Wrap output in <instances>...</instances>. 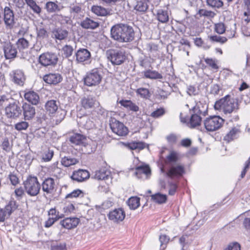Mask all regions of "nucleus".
Wrapping results in <instances>:
<instances>
[{
    "label": "nucleus",
    "mask_w": 250,
    "mask_h": 250,
    "mask_svg": "<svg viewBox=\"0 0 250 250\" xmlns=\"http://www.w3.org/2000/svg\"><path fill=\"white\" fill-rule=\"evenodd\" d=\"M94 177L98 180H107L108 185L111 182L110 172L104 168L96 171Z\"/></svg>",
    "instance_id": "5701e85b"
},
{
    "label": "nucleus",
    "mask_w": 250,
    "mask_h": 250,
    "mask_svg": "<svg viewBox=\"0 0 250 250\" xmlns=\"http://www.w3.org/2000/svg\"><path fill=\"white\" fill-rule=\"evenodd\" d=\"M226 30L225 24L219 22L215 24V31L219 34H223Z\"/></svg>",
    "instance_id": "4d7b16f0"
},
{
    "label": "nucleus",
    "mask_w": 250,
    "mask_h": 250,
    "mask_svg": "<svg viewBox=\"0 0 250 250\" xmlns=\"http://www.w3.org/2000/svg\"><path fill=\"white\" fill-rule=\"evenodd\" d=\"M9 75L12 82L15 83L21 86L23 85L25 77L22 70L20 69L13 70Z\"/></svg>",
    "instance_id": "4468645a"
},
{
    "label": "nucleus",
    "mask_w": 250,
    "mask_h": 250,
    "mask_svg": "<svg viewBox=\"0 0 250 250\" xmlns=\"http://www.w3.org/2000/svg\"><path fill=\"white\" fill-rule=\"evenodd\" d=\"M62 77L58 73H49L45 75L43 77V81L49 84L56 85L62 81Z\"/></svg>",
    "instance_id": "a211bd4d"
},
{
    "label": "nucleus",
    "mask_w": 250,
    "mask_h": 250,
    "mask_svg": "<svg viewBox=\"0 0 250 250\" xmlns=\"http://www.w3.org/2000/svg\"><path fill=\"white\" fill-rule=\"evenodd\" d=\"M86 140V138L80 134H74L69 138L70 142L72 144L76 145H80L84 144Z\"/></svg>",
    "instance_id": "c85d7f7f"
},
{
    "label": "nucleus",
    "mask_w": 250,
    "mask_h": 250,
    "mask_svg": "<svg viewBox=\"0 0 250 250\" xmlns=\"http://www.w3.org/2000/svg\"><path fill=\"white\" fill-rule=\"evenodd\" d=\"M25 1L34 13L39 15H40L42 11L41 8L37 4L35 1L34 0H25Z\"/></svg>",
    "instance_id": "58836bf2"
},
{
    "label": "nucleus",
    "mask_w": 250,
    "mask_h": 250,
    "mask_svg": "<svg viewBox=\"0 0 250 250\" xmlns=\"http://www.w3.org/2000/svg\"><path fill=\"white\" fill-rule=\"evenodd\" d=\"M151 200L158 204H163L167 200V195L160 193H156L151 196Z\"/></svg>",
    "instance_id": "c9c22d12"
},
{
    "label": "nucleus",
    "mask_w": 250,
    "mask_h": 250,
    "mask_svg": "<svg viewBox=\"0 0 250 250\" xmlns=\"http://www.w3.org/2000/svg\"><path fill=\"white\" fill-rule=\"evenodd\" d=\"M110 126L112 131L118 136H124L128 133L127 128L122 123L116 120H112Z\"/></svg>",
    "instance_id": "9b49d317"
},
{
    "label": "nucleus",
    "mask_w": 250,
    "mask_h": 250,
    "mask_svg": "<svg viewBox=\"0 0 250 250\" xmlns=\"http://www.w3.org/2000/svg\"><path fill=\"white\" fill-rule=\"evenodd\" d=\"M14 100L10 96L3 95L0 99V105L6 106L10 102H12Z\"/></svg>",
    "instance_id": "603ef678"
},
{
    "label": "nucleus",
    "mask_w": 250,
    "mask_h": 250,
    "mask_svg": "<svg viewBox=\"0 0 250 250\" xmlns=\"http://www.w3.org/2000/svg\"><path fill=\"white\" fill-rule=\"evenodd\" d=\"M225 250H241L240 245L236 242L230 244Z\"/></svg>",
    "instance_id": "774afa93"
},
{
    "label": "nucleus",
    "mask_w": 250,
    "mask_h": 250,
    "mask_svg": "<svg viewBox=\"0 0 250 250\" xmlns=\"http://www.w3.org/2000/svg\"><path fill=\"white\" fill-rule=\"evenodd\" d=\"M214 107L215 110L221 111L227 115L237 111L239 109V104L237 99L230 98V96L227 95L216 101Z\"/></svg>",
    "instance_id": "f03ea898"
},
{
    "label": "nucleus",
    "mask_w": 250,
    "mask_h": 250,
    "mask_svg": "<svg viewBox=\"0 0 250 250\" xmlns=\"http://www.w3.org/2000/svg\"><path fill=\"white\" fill-rule=\"evenodd\" d=\"M187 93L190 96H194L198 94L199 90L195 87L190 85L187 88Z\"/></svg>",
    "instance_id": "69168bd1"
},
{
    "label": "nucleus",
    "mask_w": 250,
    "mask_h": 250,
    "mask_svg": "<svg viewBox=\"0 0 250 250\" xmlns=\"http://www.w3.org/2000/svg\"><path fill=\"white\" fill-rule=\"evenodd\" d=\"M136 174L144 173L147 175L150 174V169L148 166H141L136 168Z\"/></svg>",
    "instance_id": "de8ad7c7"
},
{
    "label": "nucleus",
    "mask_w": 250,
    "mask_h": 250,
    "mask_svg": "<svg viewBox=\"0 0 250 250\" xmlns=\"http://www.w3.org/2000/svg\"><path fill=\"white\" fill-rule=\"evenodd\" d=\"M42 189L47 194L52 193L55 189V183L52 178L45 179L42 183Z\"/></svg>",
    "instance_id": "412c9836"
},
{
    "label": "nucleus",
    "mask_w": 250,
    "mask_h": 250,
    "mask_svg": "<svg viewBox=\"0 0 250 250\" xmlns=\"http://www.w3.org/2000/svg\"><path fill=\"white\" fill-rule=\"evenodd\" d=\"M91 11L99 16H106L110 14V10L101 6L94 5L91 8Z\"/></svg>",
    "instance_id": "bb28decb"
},
{
    "label": "nucleus",
    "mask_w": 250,
    "mask_h": 250,
    "mask_svg": "<svg viewBox=\"0 0 250 250\" xmlns=\"http://www.w3.org/2000/svg\"><path fill=\"white\" fill-rule=\"evenodd\" d=\"M224 120L218 116H214L207 118L204 122L205 128L208 131H214L220 128L224 124Z\"/></svg>",
    "instance_id": "6e6552de"
},
{
    "label": "nucleus",
    "mask_w": 250,
    "mask_h": 250,
    "mask_svg": "<svg viewBox=\"0 0 250 250\" xmlns=\"http://www.w3.org/2000/svg\"><path fill=\"white\" fill-rule=\"evenodd\" d=\"M81 104L84 109H88L94 107L99 103L94 97L89 95L82 99Z\"/></svg>",
    "instance_id": "6ab92c4d"
},
{
    "label": "nucleus",
    "mask_w": 250,
    "mask_h": 250,
    "mask_svg": "<svg viewBox=\"0 0 250 250\" xmlns=\"http://www.w3.org/2000/svg\"><path fill=\"white\" fill-rule=\"evenodd\" d=\"M45 8L49 13H54L60 10L58 5L54 2L49 1L46 3Z\"/></svg>",
    "instance_id": "37998d69"
},
{
    "label": "nucleus",
    "mask_w": 250,
    "mask_h": 250,
    "mask_svg": "<svg viewBox=\"0 0 250 250\" xmlns=\"http://www.w3.org/2000/svg\"><path fill=\"white\" fill-rule=\"evenodd\" d=\"M169 238L166 235H161L159 236V241L160 242V250H164L166 247Z\"/></svg>",
    "instance_id": "09e8293b"
},
{
    "label": "nucleus",
    "mask_w": 250,
    "mask_h": 250,
    "mask_svg": "<svg viewBox=\"0 0 250 250\" xmlns=\"http://www.w3.org/2000/svg\"><path fill=\"white\" fill-rule=\"evenodd\" d=\"M80 222V220L76 217L66 218L60 222V225L64 228L71 229L76 228Z\"/></svg>",
    "instance_id": "2eb2a0df"
},
{
    "label": "nucleus",
    "mask_w": 250,
    "mask_h": 250,
    "mask_svg": "<svg viewBox=\"0 0 250 250\" xmlns=\"http://www.w3.org/2000/svg\"><path fill=\"white\" fill-rule=\"evenodd\" d=\"M157 18L158 20L162 23H166L167 22L169 19L167 11L163 9L158 10Z\"/></svg>",
    "instance_id": "72a5a7b5"
},
{
    "label": "nucleus",
    "mask_w": 250,
    "mask_h": 250,
    "mask_svg": "<svg viewBox=\"0 0 250 250\" xmlns=\"http://www.w3.org/2000/svg\"><path fill=\"white\" fill-rule=\"evenodd\" d=\"M24 97L26 100L32 104L37 105L39 103V96L37 93L33 91H29L25 92Z\"/></svg>",
    "instance_id": "b1692460"
},
{
    "label": "nucleus",
    "mask_w": 250,
    "mask_h": 250,
    "mask_svg": "<svg viewBox=\"0 0 250 250\" xmlns=\"http://www.w3.org/2000/svg\"><path fill=\"white\" fill-rule=\"evenodd\" d=\"M22 108L25 120H30L34 117L36 112L35 107L33 106L24 103L22 105Z\"/></svg>",
    "instance_id": "4be33fe9"
},
{
    "label": "nucleus",
    "mask_w": 250,
    "mask_h": 250,
    "mask_svg": "<svg viewBox=\"0 0 250 250\" xmlns=\"http://www.w3.org/2000/svg\"><path fill=\"white\" fill-rule=\"evenodd\" d=\"M108 59L114 65H120L126 59L125 52L123 50H112L110 52Z\"/></svg>",
    "instance_id": "1a4fd4ad"
},
{
    "label": "nucleus",
    "mask_w": 250,
    "mask_h": 250,
    "mask_svg": "<svg viewBox=\"0 0 250 250\" xmlns=\"http://www.w3.org/2000/svg\"><path fill=\"white\" fill-rule=\"evenodd\" d=\"M4 55L6 59H12L16 57L17 48L9 41L1 42Z\"/></svg>",
    "instance_id": "f8f14e48"
},
{
    "label": "nucleus",
    "mask_w": 250,
    "mask_h": 250,
    "mask_svg": "<svg viewBox=\"0 0 250 250\" xmlns=\"http://www.w3.org/2000/svg\"><path fill=\"white\" fill-rule=\"evenodd\" d=\"M29 126V124L27 122L25 121H22L17 123L15 125V128L17 130L21 131L22 130L26 129Z\"/></svg>",
    "instance_id": "13d9d810"
},
{
    "label": "nucleus",
    "mask_w": 250,
    "mask_h": 250,
    "mask_svg": "<svg viewBox=\"0 0 250 250\" xmlns=\"http://www.w3.org/2000/svg\"><path fill=\"white\" fill-rule=\"evenodd\" d=\"M198 14L201 17L204 16L208 18H213L216 15V14L214 12L203 9H200Z\"/></svg>",
    "instance_id": "3c124183"
},
{
    "label": "nucleus",
    "mask_w": 250,
    "mask_h": 250,
    "mask_svg": "<svg viewBox=\"0 0 250 250\" xmlns=\"http://www.w3.org/2000/svg\"><path fill=\"white\" fill-rule=\"evenodd\" d=\"M161 171L165 173L167 177L170 179L179 178L185 173L184 166L180 163L172 164L167 171H165L164 168H161Z\"/></svg>",
    "instance_id": "423d86ee"
},
{
    "label": "nucleus",
    "mask_w": 250,
    "mask_h": 250,
    "mask_svg": "<svg viewBox=\"0 0 250 250\" xmlns=\"http://www.w3.org/2000/svg\"><path fill=\"white\" fill-rule=\"evenodd\" d=\"M67 32L63 30H58L54 33L55 38L60 40L64 39L67 36Z\"/></svg>",
    "instance_id": "864d4df0"
},
{
    "label": "nucleus",
    "mask_w": 250,
    "mask_h": 250,
    "mask_svg": "<svg viewBox=\"0 0 250 250\" xmlns=\"http://www.w3.org/2000/svg\"><path fill=\"white\" fill-rule=\"evenodd\" d=\"M23 184L25 191L28 195L34 196L39 194L41 186L36 177L29 176Z\"/></svg>",
    "instance_id": "20e7f679"
},
{
    "label": "nucleus",
    "mask_w": 250,
    "mask_h": 250,
    "mask_svg": "<svg viewBox=\"0 0 250 250\" xmlns=\"http://www.w3.org/2000/svg\"><path fill=\"white\" fill-rule=\"evenodd\" d=\"M54 155L53 150L48 149L45 151L42 157V159L45 162H48L51 160Z\"/></svg>",
    "instance_id": "e2e57ef3"
},
{
    "label": "nucleus",
    "mask_w": 250,
    "mask_h": 250,
    "mask_svg": "<svg viewBox=\"0 0 250 250\" xmlns=\"http://www.w3.org/2000/svg\"><path fill=\"white\" fill-rule=\"evenodd\" d=\"M206 63L208 65L213 69L217 70L218 69V66L217 64V60L211 58H205L204 59Z\"/></svg>",
    "instance_id": "6e6d98bb"
},
{
    "label": "nucleus",
    "mask_w": 250,
    "mask_h": 250,
    "mask_svg": "<svg viewBox=\"0 0 250 250\" xmlns=\"http://www.w3.org/2000/svg\"><path fill=\"white\" fill-rule=\"evenodd\" d=\"M207 4L212 7L219 8L223 5L221 0H207Z\"/></svg>",
    "instance_id": "8fccbe9b"
},
{
    "label": "nucleus",
    "mask_w": 250,
    "mask_h": 250,
    "mask_svg": "<svg viewBox=\"0 0 250 250\" xmlns=\"http://www.w3.org/2000/svg\"><path fill=\"white\" fill-rule=\"evenodd\" d=\"M119 103L121 105L132 111L137 112L139 109L138 106L130 100H121Z\"/></svg>",
    "instance_id": "2f4dec72"
},
{
    "label": "nucleus",
    "mask_w": 250,
    "mask_h": 250,
    "mask_svg": "<svg viewBox=\"0 0 250 250\" xmlns=\"http://www.w3.org/2000/svg\"><path fill=\"white\" fill-rule=\"evenodd\" d=\"M22 109L19 102L14 100L5 107V114L8 118L16 119L21 114Z\"/></svg>",
    "instance_id": "0eeeda50"
},
{
    "label": "nucleus",
    "mask_w": 250,
    "mask_h": 250,
    "mask_svg": "<svg viewBox=\"0 0 250 250\" xmlns=\"http://www.w3.org/2000/svg\"><path fill=\"white\" fill-rule=\"evenodd\" d=\"M83 192L80 189L74 190L72 192L69 194H68L66 196V198H76L78 197H83Z\"/></svg>",
    "instance_id": "bf43d9fd"
},
{
    "label": "nucleus",
    "mask_w": 250,
    "mask_h": 250,
    "mask_svg": "<svg viewBox=\"0 0 250 250\" xmlns=\"http://www.w3.org/2000/svg\"><path fill=\"white\" fill-rule=\"evenodd\" d=\"M76 60L79 62H88L91 58V54L90 52L84 48L79 49L75 54Z\"/></svg>",
    "instance_id": "dca6fc26"
},
{
    "label": "nucleus",
    "mask_w": 250,
    "mask_h": 250,
    "mask_svg": "<svg viewBox=\"0 0 250 250\" xmlns=\"http://www.w3.org/2000/svg\"><path fill=\"white\" fill-rule=\"evenodd\" d=\"M167 163L168 164H175L178 159V154L175 151H171L169 154L167 156Z\"/></svg>",
    "instance_id": "c03bdc74"
},
{
    "label": "nucleus",
    "mask_w": 250,
    "mask_h": 250,
    "mask_svg": "<svg viewBox=\"0 0 250 250\" xmlns=\"http://www.w3.org/2000/svg\"><path fill=\"white\" fill-rule=\"evenodd\" d=\"M17 47L20 51L27 49L30 45V41L24 37L19 38L16 42Z\"/></svg>",
    "instance_id": "7c9ffc66"
},
{
    "label": "nucleus",
    "mask_w": 250,
    "mask_h": 250,
    "mask_svg": "<svg viewBox=\"0 0 250 250\" xmlns=\"http://www.w3.org/2000/svg\"><path fill=\"white\" fill-rule=\"evenodd\" d=\"M136 93L142 98L148 99L150 97V93L149 90L146 88H139L137 89Z\"/></svg>",
    "instance_id": "a18cd8bd"
},
{
    "label": "nucleus",
    "mask_w": 250,
    "mask_h": 250,
    "mask_svg": "<svg viewBox=\"0 0 250 250\" xmlns=\"http://www.w3.org/2000/svg\"><path fill=\"white\" fill-rule=\"evenodd\" d=\"M102 79L101 70L95 68L87 73L84 78V83L88 86H96L100 83Z\"/></svg>",
    "instance_id": "39448f33"
},
{
    "label": "nucleus",
    "mask_w": 250,
    "mask_h": 250,
    "mask_svg": "<svg viewBox=\"0 0 250 250\" xmlns=\"http://www.w3.org/2000/svg\"><path fill=\"white\" fill-rule=\"evenodd\" d=\"M79 162V161L73 158L70 157H64L61 160L62 164L65 167H68L72 165L76 164Z\"/></svg>",
    "instance_id": "f704fd0d"
},
{
    "label": "nucleus",
    "mask_w": 250,
    "mask_h": 250,
    "mask_svg": "<svg viewBox=\"0 0 250 250\" xmlns=\"http://www.w3.org/2000/svg\"><path fill=\"white\" fill-rule=\"evenodd\" d=\"M148 8L146 0H139L137 1V4L135 9L140 12H145Z\"/></svg>",
    "instance_id": "79ce46f5"
},
{
    "label": "nucleus",
    "mask_w": 250,
    "mask_h": 250,
    "mask_svg": "<svg viewBox=\"0 0 250 250\" xmlns=\"http://www.w3.org/2000/svg\"><path fill=\"white\" fill-rule=\"evenodd\" d=\"M125 146L132 150H142L145 147V144L142 142H131L125 144Z\"/></svg>",
    "instance_id": "473e14b6"
},
{
    "label": "nucleus",
    "mask_w": 250,
    "mask_h": 250,
    "mask_svg": "<svg viewBox=\"0 0 250 250\" xmlns=\"http://www.w3.org/2000/svg\"><path fill=\"white\" fill-rule=\"evenodd\" d=\"M210 40L213 42H216L221 43H225L227 41V38L225 37H221L217 35L209 37Z\"/></svg>",
    "instance_id": "680f3d73"
},
{
    "label": "nucleus",
    "mask_w": 250,
    "mask_h": 250,
    "mask_svg": "<svg viewBox=\"0 0 250 250\" xmlns=\"http://www.w3.org/2000/svg\"><path fill=\"white\" fill-rule=\"evenodd\" d=\"M127 204L131 209H135L140 206V198L138 197H130L127 201Z\"/></svg>",
    "instance_id": "4c0bfd02"
},
{
    "label": "nucleus",
    "mask_w": 250,
    "mask_h": 250,
    "mask_svg": "<svg viewBox=\"0 0 250 250\" xmlns=\"http://www.w3.org/2000/svg\"><path fill=\"white\" fill-rule=\"evenodd\" d=\"M58 58L57 55L55 53H45L40 56V63L45 66L48 65H54L58 62Z\"/></svg>",
    "instance_id": "9d476101"
},
{
    "label": "nucleus",
    "mask_w": 250,
    "mask_h": 250,
    "mask_svg": "<svg viewBox=\"0 0 250 250\" xmlns=\"http://www.w3.org/2000/svg\"><path fill=\"white\" fill-rule=\"evenodd\" d=\"M4 21L6 26L10 28H12L14 25V13L9 7H5L4 9Z\"/></svg>",
    "instance_id": "f3484780"
},
{
    "label": "nucleus",
    "mask_w": 250,
    "mask_h": 250,
    "mask_svg": "<svg viewBox=\"0 0 250 250\" xmlns=\"http://www.w3.org/2000/svg\"><path fill=\"white\" fill-rule=\"evenodd\" d=\"M89 177L88 171L83 169H79L73 172L71 178L72 180L77 182H82Z\"/></svg>",
    "instance_id": "aec40b11"
},
{
    "label": "nucleus",
    "mask_w": 250,
    "mask_h": 250,
    "mask_svg": "<svg viewBox=\"0 0 250 250\" xmlns=\"http://www.w3.org/2000/svg\"><path fill=\"white\" fill-rule=\"evenodd\" d=\"M191 114L188 125L190 128H195L201 125L202 116H205L208 113V106L206 104L197 102L192 108Z\"/></svg>",
    "instance_id": "7ed1b4c3"
},
{
    "label": "nucleus",
    "mask_w": 250,
    "mask_h": 250,
    "mask_svg": "<svg viewBox=\"0 0 250 250\" xmlns=\"http://www.w3.org/2000/svg\"><path fill=\"white\" fill-rule=\"evenodd\" d=\"M125 217V213L122 208H118L110 211L108 214V219L115 223L122 222Z\"/></svg>",
    "instance_id": "ddd939ff"
},
{
    "label": "nucleus",
    "mask_w": 250,
    "mask_h": 250,
    "mask_svg": "<svg viewBox=\"0 0 250 250\" xmlns=\"http://www.w3.org/2000/svg\"><path fill=\"white\" fill-rule=\"evenodd\" d=\"M59 102L54 100L48 101L45 104V109L49 114H53L56 112L58 108Z\"/></svg>",
    "instance_id": "cd10ccee"
},
{
    "label": "nucleus",
    "mask_w": 250,
    "mask_h": 250,
    "mask_svg": "<svg viewBox=\"0 0 250 250\" xmlns=\"http://www.w3.org/2000/svg\"><path fill=\"white\" fill-rule=\"evenodd\" d=\"M63 54L66 58L69 57L72 54L73 48L72 46L69 45H65L62 48Z\"/></svg>",
    "instance_id": "5fc2aeb1"
},
{
    "label": "nucleus",
    "mask_w": 250,
    "mask_h": 250,
    "mask_svg": "<svg viewBox=\"0 0 250 250\" xmlns=\"http://www.w3.org/2000/svg\"><path fill=\"white\" fill-rule=\"evenodd\" d=\"M1 146L2 149L6 151V152H9L10 151L11 149V146L10 145L7 138H5L3 139Z\"/></svg>",
    "instance_id": "052dcab7"
},
{
    "label": "nucleus",
    "mask_w": 250,
    "mask_h": 250,
    "mask_svg": "<svg viewBox=\"0 0 250 250\" xmlns=\"http://www.w3.org/2000/svg\"><path fill=\"white\" fill-rule=\"evenodd\" d=\"M144 74V78L149 79H161L163 78L162 75L155 70L150 69L146 70L142 72Z\"/></svg>",
    "instance_id": "c756f323"
},
{
    "label": "nucleus",
    "mask_w": 250,
    "mask_h": 250,
    "mask_svg": "<svg viewBox=\"0 0 250 250\" xmlns=\"http://www.w3.org/2000/svg\"><path fill=\"white\" fill-rule=\"evenodd\" d=\"M58 163H55L51 166V171L52 172V174L57 177L61 178L63 175V172L62 169L58 167Z\"/></svg>",
    "instance_id": "ea45409f"
},
{
    "label": "nucleus",
    "mask_w": 250,
    "mask_h": 250,
    "mask_svg": "<svg viewBox=\"0 0 250 250\" xmlns=\"http://www.w3.org/2000/svg\"><path fill=\"white\" fill-rule=\"evenodd\" d=\"M80 25L84 29H95L99 27V23L90 18H86L81 21Z\"/></svg>",
    "instance_id": "393cba45"
},
{
    "label": "nucleus",
    "mask_w": 250,
    "mask_h": 250,
    "mask_svg": "<svg viewBox=\"0 0 250 250\" xmlns=\"http://www.w3.org/2000/svg\"><path fill=\"white\" fill-rule=\"evenodd\" d=\"M82 146V150L84 153L90 154L95 150V147H93L91 144L86 143L85 141Z\"/></svg>",
    "instance_id": "49530a36"
},
{
    "label": "nucleus",
    "mask_w": 250,
    "mask_h": 250,
    "mask_svg": "<svg viewBox=\"0 0 250 250\" xmlns=\"http://www.w3.org/2000/svg\"><path fill=\"white\" fill-rule=\"evenodd\" d=\"M111 37L120 42H128L132 41L134 38L133 28L125 24H117L112 27Z\"/></svg>",
    "instance_id": "f257e3e1"
},
{
    "label": "nucleus",
    "mask_w": 250,
    "mask_h": 250,
    "mask_svg": "<svg viewBox=\"0 0 250 250\" xmlns=\"http://www.w3.org/2000/svg\"><path fill=\"white\" fill-rule=\"evenodd\" d=\"M240 133V130L239 127H233L224 136V140L229 143L237 138Z\"/></svg>",
    "instance_id": "a878e982"
},
{
    "label": "nucleus",
    "mask_w": 250,
    "mask_h": 250,
    "mask_svg": "<svg viewBox=\"0 0 250 250\" xmlns=\"http://www.w3.org/2000/svg\"><path fill=\"white\" fill-rule=\"evenodd\" d=\"M17 208L18 206L17 205L16 202L14 200H11L3 208L8 214V215L10 216L11 214L17 209Z\"/></svg>",
    "instance_id": "e433bc0d"
},
{
    "label": "nucleus",
    "mask_w": 250,
    "mask_h": 250,
    "mask_svg": "<svg viewBox=\"0 0 250 250\" xmlns=\"http://www.w3.org/2000/svg\"><path fill=\"white\" fill-rule=\"evenodd\" d=\"M50 249L51 250H66V245L65 242L53 241L51 244Z\"/></svg>",
    "instance_id": "a19ab883"
},
{
    "label": "nucleus",
    "mask_w": 250,
    "mask_h": 250,
    "mask_svg": "<svg viewBox=\"0 0 250 250\" xmlns=\"http://www.w3.org/2000/svg\"><path fill=\"white\" fill-rule=\"evenodd\" d=\"M48 36L47 31L43 28H37V37L43 39Z\"/></svg>",
    "instance_id": "0e129e2a"
},
{
    "label": "nucleus",
    "mask_w": 250,
    "mask_h": 250,
    "mask_svg": "<svg viewBox=\"0 0 250 250\" xmlns=\"http://www.w3.org/2000/svg\"><path fill=\"white\" fill-rule=\"evenodd\" d=\"M74 206H73V205L71 204H68V205H65L63 208V212L66 214H68L69 213L72 212L73 211V210H74Z\"/></svg>",
    "instance_id": "338daca9"
}]
</instances>
